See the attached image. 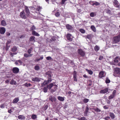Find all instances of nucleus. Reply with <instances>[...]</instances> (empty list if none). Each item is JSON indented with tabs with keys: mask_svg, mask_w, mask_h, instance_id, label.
<instances>
[{
	"mask_svg": "<svg viewBox=\"0 0 120 120\" xmlns=\"http://www.w3.org/2000/svg\"><path fill=\"white\" fill-rule=\"evenodd\" d=\"M120 74V68H116L113 69V75L115 77H119Z\"/></svg>",
	"mask_w": 120,
	"mask_h": 120,
	"instance_id": "f257e3e1",
	"label": "nucleus"
},
{
	"mask_svg": "<svg viewBox=\"0 0 120 120\" xmlns=\"http://www.w3.org/2000/svg\"><path fill=\"white\" fill-rule=\"evenodd\" d=\"M120 41V33L117 36L113 37L112 39V43L116 44Z\"/></svg>",
	"mask_w": 120,
	"mask_h": 120,
	"instance_id": "f03ea898",
	"label": "nucleus"
},
{
	"mask_svg": "<svg viewBox=\"0 0 120 120\" xmlns=\"http://www.w3.org/2000/svg\"><path fill=\"white\" fill-rule=\"evenodd\" d=\"M49 99L52 102H55L56 100V99L55 97L52 96H50L49 97Z\"/></svg>",
	"mask_w": 120,
	"mask_h": 120,
	"instance_id": "7ed1b4c3",
	"label": "nucleus"
},
{
	"mask_svg": "<svg viewBox=\"0 0 120 120\" xmlns=\"http://www.w3.org/2000/svg\"><path fill=\"white\" fill-rule=\"evenodd\" d=\"M78 52L79 54L82 56H84L85 55V52L81 49H79L78 50Z\"/></svg>",
	"mask_w": 120,
	"mask_h": 120,
	"instance_id": "20e7f679",
	"label": "nucleus"
},
{
	"mask_svg": "<svg viewBox=\"0 0 120 120\" xmlns=\"http://www.w3.org/2000/svg\"><path fill=\"white\" fill-rule=\"evenodd\" d=\"M6 31V29L4 27H0V33L4 34Z\"/></svg>",
	"mask_w": 120,
	"mask_h": 120,
	"instance_id": "39448f33",
	"label": "nucleus"
},
{
	"mask_svg": "<svg viewBox=\"0 0 120 120\" xmlns=\"http://www.w3.org/2000/svg\"><path fill=\"white\" fill-rule=\"evenodd\" d=\"M108 89L106 88L100 91V93H101L105 94L108 91Z\"/></svg>",
	"mask_w": 120,
	"mask_h": 120,
	"instance_id": "423d86ee",
	"label": "nucleus"
},
{
	"mask_svg": "<svg viewBox=\"0 0 120 120\" xmlns=\"http://www.w3.org/2000/svg\"><path fill=\"white\" fill-rule=\"evenodd\" d=\"M20 16L22 18L26 19L27 18L25 13L24 12V11H23L20 13Z\"/></svg>",
	"mask_w": 120,
	"mask_h": 120,
	"instance_id": "0eeeda50",
	"label": "nucleus"
},
{
	"mask_svg": "<svg viewBox=\"0 0 120 120\" xmlns=\"http://www.w3.org/2000/svg\"><path fill=\"white\" fill-rule=\"evenodd\" d=\"M56 40V39L55 37L52 36L51 37V39H49V38H47L46 39L47 41L48 42H51L53 41H55Z\"/></svg>",
	"mask_w": 120,
	"mask_h": 120,
	"instance_id": "6e6552de",
	"label": "nucleus"
},
{
	"mask_svg": "<svg viewBox=\"0 0 120 120\" xmlns=\"http://www.w3.org/2000/svg\"><path fill=\"white\" fill-rule=\"evenodd\" d=\"M105 75V74L104 73V72L101 71L99 73L98 76L99 78H102L104 77Z\"/></svg>",
	"mask_w": 120,
	"mask_h": 120,
	"instance_id": "1a4fd4ad",
	"label": "nucleus"
},
{
	"mask_svg": "<svg viewBox=\"0 0 120 120\" xmlns=\"http://www.w3.org/2000/svg\"><path fill=\"white\" fill-rule=\"evenodd\" d=\"M71 35L70 34H68L66 35V37L68 40L70 41H71L72 40V39L71 37Z\"/></svg>",
	"mask_w": 120,
	"mask_h": 120,
	"instance_id": "9d476101",
	"label": "nucleus"
},
{
	"mask_svg": "<svg viewBox=\"0 0 120 120\" xmlns=\"http://www.w3.org/2000/svg\"><path fill=\"white\" fill-rule=\"evenodd\" d=\"M25 10L26 13V15L27 16H29L30 13L29 9L28 8V7H25Z\"/></svg>",
	"mask_w": 120,
	"mask_h": 120,
	"instance_id": "9b49d317",
	"label": "nucleus"
},
{
	"mask_svg": "<svg viewBox=\"0 0 120 120\" xmlns=\"http://www.w3.org/2000/svg\"><path fill=\"white\" fill-rule=\"evenodd\" d=\"M114 6L116 7H119L120 6V4L118 3L117 0H115L113 1Z\"/></svg>",
	"mask_w": 120,
	"mask_h": 120,
	"instance_id": "f8f14e48",
	"label": "nucleus"
},
{
	"mask_svg": "<svg viewBox=\"0 0 120 120\" xmlns=\"http://www.w3.org/2000/svg\"><path fill=\"white\" fill-rule=\"evenodd\" d=\"M66 28L68 30H73V27L69 24H67L66 25Z\"/></svg>",
	"mask_w": 120,
	"mask_h": 120,
	"instance_id": "ddd939ff",
	"label": "nucleus"
},
{
	"mask_svg": "<svg viewBox=\"0 0 120 120\" xmlns=\"http://www.w3.org/2000/svg\"><path fill=\"white\" fill-rule=\"evenodd\" d=\"M41 79L37 77L34 78L32 79V80L34 82H39L40 81Z\"/></svg>",
	"mask_w": 120,
	"mask_h": 120,
	"instance_id": "4468645a",
	"label": "nucleus"
},
{
	"mask_svg": "<svg viewBox=\"0 0 120 120\" xmlns=\"http://www.w3.org/2000/svg\"><path fill=\"white\" fill-rule=\"evenodd\" d=\"M89 110V108L88 106H86V107L84 113V116H87V113Z\"/></svg>",
	"mask_w": 120,
	"mask_h": 120,
	"instance_id": "2eb2a0df",
	"label": "nucleus"
},
{
	"mask_svg": "<svg viewBox=\"0 0 120 120\" xmlns=\"http://www.w3.org/2000/svg\"><path fill=\"white\" fill-rule=\"evenodd\" d=\"M32 34L33 35L37 36H40L39 34L34 30H33L32 31Z\"/></svg>",
	"mask_w": 120,
	"mask_h": 120,
	"instance_id": "dca6fc26",
	"label": "nucleus"
},
{
	"mask_svg": "<svg viewBox=\"0 0 120 120\" xmlns=\"http://www.w3.org/2000/svg\"><path fill=\"white\" fill-rule=\"evenodd\" d=\"M53 83H52L47 86V87L49 90H50L52 87L53 86Z\"/></svg>",
	"mask_w": 120,
	"mask_h": 120,
	"instance_id": "f3484780",
	"label": "nucleus"
},
{
	"mask_svg": "<svg viewBox=\"0 0 120 120\" xmlns=\"http://www.w3.org/2000/svg\"><path fill=\"white\" fill-rule=\"evenodd\" d=\"M57 98L59 100L61 101H63L64 100V97L58 96L57 97Z\"/></svg>",
	"mask_w": 120,
	"mask_h": 120,
	"instance_id": "a211bd4d",
	"label": "nucleus"
},
{
	"mask_svg": "<svg viewBox=\"0 0 120 120\" xmlns=\"http://www.w3.org/2000/svg\"><path fill=\"white\" fill-rule=\"evenodd\" d=\"M1 25L4 26H5L7 25V23L4 20H2L1 22Z\"/></svg>",
	"mask_w": 120,
	"mask_h": 120,
	"instance_id": "6ab92c4d",
	"label": "nucleus"
},
{
	"mask_svg": "<svg viewBox=\"0 0 120 120\" xmlns=\"http://www.w3.org/2000/svg\"><path fill=\"white\" fill-rule=\"evenodd\" d=\"M18 118L19 119L23 120L25 118V117L24 116L20 115L18 116Z\"/></svg>",
	"mask_w": 120,
	"mask_h": 120,
	"instance_id": "aec40b11",
	"label": "nucleus"
},
{
	"mask_svg": "<svg viewBox=\"0 0 120 120\" xmlns=\"http://www.w3.org/2000/svg\"><path fill=\"white\" fill-rule=\"evenodd\" d=\"M54 87V89H52L51 91L52 92H54L57 89V86L56 85H53V86Z\"/></svg>",
	"mask_w": 120,
	"mask_h": 120,
	"instance_id": "412c9836",
	"label": "nucleus"
},
{
	"mask_svg": "<svg viewBox=\"0 0 120 120\" xmlns=\"http://www.w3.org/2000/svg\"><path fill=\"white\" fill-rule=\"evenodd\" d=\"M48 84L47 81L46 80H45L44 82L41 84V86L44 87L46 85Z\"/></svg>",
	"mask_w": 120,
	"mask_h": 120,
	"instance_id": "4be33fe9",
	"label": "nucleus"
},
{
	"mask_svg": "<svg viewBox=\"0 0 120 120\" xmlns=\"http://www.w3.org/2000/svg\"><path fill=\"white\" fill-rule=\"evenodd\" d=\"M109 115L112 119H113L115 117V115L112 112H110L109 113Z\"/></svg>",
	"mask_w": 120,
	"mask_h": 120,
	"instance_id": "5701e85b",
	"label": "nucleus"
},
{
	"mask_svg": "<svg viewBox=\"0 0 120 120\" xmlns=\"http://www.w3.org/2000/svg\"><path fill=\"white\" fill-rule=\"evenodd\" d=\"M35 37L34 36H31L30 37V41H35V40L34 39Z\"/></svg>",
	"mask_w": 120,
	"mask_h": 120,
	"instance_id": "b1692460",
	"label": "nucleus"
},
{
	"mask_svg": "<svg viewBox=\"0 0 120 120\" xmlns=\"http://www.w3.org/2000/svg\"><path fill=\"white\" fill-rule=\"evenodd\" d=\"M99 49V47L97 45H96L94 48V50L96 51H98Z\"/></svg>",
	"mask_w": 120,
	"mask_h": 120,
	"instance_id": "393cba45",
	"label": "nucleus"
},
{
	"mask_svg": "<svg viewBox=\"0 0 120 120\" xmlns=\"http://www.w3.org/2000/svg\"><path fill=\"white\" fill-rule=\"evenodd\" d=\"M86 70L90 75H92L93 73V71L91 70H88L87 69H86Z\"/></svg>",
	"mask_w": 120,
	"mask_h": 120,
	"instance_id": "a878e982",
	"label": "nucleus"
},
{
	"mask_svg": "<svg viewBox=\"0 0 120 120\" xmlns=\"http://www.w3.org/2000/svg\"><path fill=\"white\" fill-rule=\"evenodd\" d=\"M39 66L38 65H36L34 67V69L36 71H38L40 69Z\"/></svg>",
	"mask_w": 120,
	"mask_h": 120,
	"instance_id": "bb28decb",
	"label": "nucleus"
},
{
	"mask_svg": "<svg viewBox=\"0 0 120 120\" xmlns=\"http://www.w3.org/2000/svg\"><path fill=\"white\" fill-rule=\"evenodd\" d=\"M11 41H8L7 42L6 44L7 47L6 48V50H7L8 49H7V48H8V47L9 48L10 47V46H8V45L10 43H11Z\"/></svg>",
	"mask_w": 120,
	"mask_h": 120,
	"instance_id": "cd10ccee",
	"label": "nucleus"
},
{
	"mask_svg": "<svg viewBox=\"0 0 120 120\" xmlns=\"http://www.w3.org/2000/svg\"><path fill=\"white\" fill-rule=\"evenodd\" d=\"M100 4L99 3L97 2H95L93 3L92 5L94 6V5H95L96 6H98Z\"/></svg>",
	"mask_w": 120,
	"mask_h": 120,
	"instance_id": "c85d7f7f",
	"label": "nucleus"
},
{
	"mask_svg": "<svg viewBox=\"0 0 120 120\" xmlns=\"http://www.w3.org/2000/svg\"><path fill=\"white\" fill-rule=\"evenodd\" d=\"M89 99L86 98H85L83 100V102L85 103H86L88 102Z\"/></svg>",
	"mask_w": 120,
	"mask_h": 120,
	"instance_id": "c756f323",
	"label": "nucleus"
},
{
	"mask_svg": "<svg viewBox=\"0 0 120 120\" xmlns=\"http://www.w3.org/2000/svg\"><path fill=\"white\" fill-rule=\"evenodd\" d=\"M91 28L94 32L96 31V29L95 27L94 26H91L90 27Z\"/></svg>",
	"mask_w": 120,
	"mask_h": 120,
	"instance_id": "7c9ffc66",
	"label": "nucleus"
},
{
	"mask_svg": "<svg viewBox=\"0 0 120 120\" xmlns=\"http://www.w3.org/2000/svg\"><path fill=\"white\" fill-rule=\"evenodd\" d=\"M118 58L119 57L118 56L116 57L114 60V62L116 63H118Z\"/></svg>",
	"mask_w": 120,
	"mask_h": 120,
	"instance_id": "2f4dec72",
	"label": "nucleus"
},
{
	"mask_svg": "<svg viewBox=\"0 0 120 120\" xmlns=\"http://www.w3.org/2000/svg\"><path fill=\"white\" fill-rule=\"evenodd\" d=\"M48 89L47 86L46 87H44L43 89L44 92L45 93L48 90Z\"/></svg>",
	"mask_w": 120,
	"mask_h": 120,
	"instance_id": "473e14b6",
	"label": "nucleus"
},
{
	"mask_svg": "<svg viewBox=\"0 0 120 120\" xmlns=\"http://www.w3.org/2000/svg\"><path fill=\"white\" fill-rule=\"evenodd\" d=\"M33 50L32 48H31L30 49H28L27 51V52L28 53L30 54V53Z\"/></svg>",
	"mask_w": 120,
	"mask_h": 120,
	"instance_id": "72a5a7b5",
	"label": "nucleus"
},
{
	"mask_svg": "<svg viewBox=\"0 0 120 120\" xmlns=\"http://www.w3.org/2000/svg\"><path fill=\"white\" fill-rule=\"evenodd\" d=\"M105 82L106 83H108L110 82V80L108 78H107L106 79Z\"/></svg>",
	"mask_w": 120,
	"mask_h": 120,
	"instance_id": "f704fd0d",
	"label": "nucleus"
},
{
	"mask_svg": "<svg viewBox=\"0 0 120 120\" xmlns=\"http://www.w3.org/2000/svg\"><path fill=\"white\" fill-rule=\"evenodd\" d=\"M42 8L41 7L39 6H38L37 7V8L36 9L38 11H40V10Z\"/></svg>",
	"mask_w": 120,
	"mask_h": 120,
	"instance_id": "c9c22d12",
	"label": "nucleus"
},
{
	"mask_svg": "<svg viewBox=\"0 0 120 120\" xmlns=\"http://www.w3.org/2000/svg\"><path fill=\"white\" fill-rule=\"evenodd\" d=\"M93 109L96 112H100L101 111V110L99 109L98 108H94Z\"/></svg>",
	"mask_w": 120,
	"mask_h": 120,
	"instance_id": "e433bc0d",
	"label": "nucleus"
},
{
	"mask_svg": "<svg viewBox=\"0 0 120 120\" xmlns=\"http://www.w3.org/2000/svg\"><path fill=\"white\" fill-rule=\"evenodd\" d=\"M115 96L112 95H111L109 97L108 99L109 100H111Z\"/></svg>",
	"mask_w": 120,
	"mask_h": 120,
	"instance_id": "4c0bfd02",
	"label": "nucleus"
},
{
	"mask_svg": "<svg viewBox=\"0 0 120 120\" xmlns=\"http://www.w3.org/2000/svg\"><path fill=\"white\" fill-rule=\"evenodd\" d=\"M82 33H84L85 32V31L82 29H81L79 30Z\"/></svg>",
	"mask_w": 120,
	"mask_h": 120,
	"instance_id": "58836bf2",
	"label": "nucleus"
},
{
	"mask_svg": "<svg viewBox=\"0 0 120 120\" xmlns=\"http://www.w3.org/2000/svg\"><path fill=\"white\" fill-rule=\"evenodd\" d=\"M90 15L91 17H93L96 15L94 12H91L90 14Z\"/></svg>",
	"mask_w": 120,
	"mask_h": 120,
	"instance_id": "ea45409f",
	"label": "nucleus"
},
{
	"mask_svg": "<svg viewBox=\"0 0 120 120\" xmlns=\"http://www.w3.org/2000/svg\"><path fill=\"white\" fill-rule=\"evenodd\" d=\"M37 118V116L36 115L34 114L32 115L31 116V118L33 119H34Z\"/></svg>",
	"mask_w": 120,
	"mask_h": 120,
	"instance_id": "a19ab883",
	"label": "nucleus"
},
{
	"mask_svg": "<svg viewBox=\"0 0 120 120\" xmlns=\"http://www.w3.org/2000/svg\"><path fill=\"white\" fill-rule=\"evenodd\" d=\"M48 83V84L51 82L52 81V80L51 78H48V79L47 80H46Z\"/></svg>",
	"mask_w": 120,
	"mask_h": 120,
	"instance_id": "79ce46f5",
	"label": "nucleus"
},
{
	"mask_svg": "<svg viewBox=\"0 0 120 120\" xmlns=\"http://www.w3.org/2000/svg\"><path fill=\"white\" fill-rule=\"evenodd\" d=\"M24 85L25 86L28 87L31 86L32 85L30 83L28 84L26 83Z\"/></svg>",
	"mask_w": 120,
	"mask_h": 120,
	"instance_id": "37998d69",
	"label": "nucleus"
},
{
	"mask_svg": "<svg viewBox=\"0 0 120 120\" xmlns=\"http://www.w3.org/2000/svg\"><path fill=\"white\" fill-rule=\"evenodd\" d=\"M55 15L56 16V17H58L60 15V13L59 12H57L55 14Z\"/></svg>",
	"mask_w": 120,
	"mask_h": 120,
	"instance_id": "c03bdc74",
	"label": "nucleus"
},
{
	"mask_svg": "<svg viewBox=\"0 0 120 120\" xmlns=\"http://www.w3.org/2000/svg\"><path fill=\"white\" fill-rule=\"evenodd\" d=\"M35 27L34 25H33L31 28L30 30L32 31L33 30H35Z\"/></svg>",
	"mask_w": 120,
	"mask_h": 120,
	"instance_id": "a18cd8bd",
	"label": "nucleus"
},
{
	"mask_svg": "<svg viewBox=\"0 0 120 120\" xmlns=\"http://www.w3.org/2000/svg\"><path fill=\"white\" fill-rule=\"evenodd\" d=\"M86 38L88 39H90L92 38V35L90 34L86 36Z\"/></svg>",
	"mask_w": 120,
	"mask_h": 120,
	"instance_id": "49530a36",
	"label": "nucleus"
},
{
	"mask_svg": "<svg viewBox=\"0 0 120 120\" xmlns=\"http://www.w3.org/2000/svg\"><path fill=\"white\" fill-rule=\"evenodd\" d=\"M19 71V69L18 68L15 67V74L18 73Z\"/></svg>",
	"mask_w": 120,
	"mask_h": 120,
	"instance_id": "de8ad7c7",
	"label": "nucleus"
},
{
	"mask_svg": "<svg viewBox=\"0 0 120 120\" xmlns=\"http://www.w3.org/2000/svg\"><path fill=\"white\" fill-rule=\"evenodd\" d=\"M5 107V105L4 104H1L0 106V107L1 108H4Z\"/></svg>",
	"mask_w": 120,
	"mask_h": 120,
	"instance_id": "09e8293b",
	"label": "nucleus"
},
{
	"mask_svg": "<svg viewBox=\"0 0 120 120\" xmlns=\"http://www.w3.org/2000/svg\"><path fill=\"white\" fill-rule=\"evenodd\" d=\"M46 59L47 60H50L52 59V58L50 56H48L46 57Z\"/></svg>",
	"mask_w": 120,
	"mask_h": 120,
	"instance_id": "8fccbe9b",
	"label": "nucleus"
},
{
	"mask_svg": "<svg viewBox=\"0 0 120 120\" xmlns=\"http://www.w3.org/2000/svg\"><path fill=\"white\" fill-rule=\"evenodd\" d=\"M116 93V90H114L113 91L112 93V95L115 96Z\"/></svg>",
	"mask_w": 120,
	"mask_h": 120,
	"instance_id": "3c124183",
	"label": "nucleus"
},
{
	"mask_svg": "<svg viewBox=\"0 0 120 120\" xmlns=\"http://www.w3.org/2000/svg\"><path fill=\"white\" fill-rule=\"evenodd\" d=\"M76 77V72L75 71L73 74V78Z\"/></svg>",
	"mask_w": 120,
	"mask_h": 120,
	"instance_id": "603ef678",
	"label": "nucleus"
},
{
	"mask_svg": "<svg viewBox=\"0 0 120 120\" xmlns=\"http://www.w3.org/2000/svg\"><path fill=\"white\" fill-rule=\"evenodd\" d=\"M66 0H62V1H61V4H64L65 2L66 1Z\"/></svg>",
	"mask_w": 120,
	"mask_h": 120,
	"instance_id": "864d4df0",
	"label": "nucleus"
},
{
	"mask_svg": "<svg viewBox=\"0 0 120 120\" xmlns=\"http://www.w3.org/2000/svg\"><path fill=\"white\" fill-rule=\"evenodd\" d=\"M110 118L109 116H107L105 118V120H109V119H110Z\"/></svg>",
	"mask_w": 120,
	"mask_h": 120,
	"instance_id": "5fc2aeb1",
	"label": "nucleus"
},
{
	"mask_svg": "<svg viewBox=\"0 0 120 120\" xmlns=\"http://www.w3.org/2000/svg\"><path fill=\"white\" fill-rule=\"evenodd\" d=\"M103 58V57L102 56H100L99 58V60H102Z\"/></svg>",
	"mask_w": 120,
	"mask_h": 120,
	"instance_id": "6e6d98bb",
	"label": "nucleus"
},
{
	"mask_svg": "<svg viewBox=\"0 0 120 120\" xmlns=\"http://www.w3.org/2000/svg\"><path fill=\"white\" fill-rule=\"evenodd\" d=\"M24 56L26 58L29 57V54L26 53H25L24 54Z\"/></svg>",
	"mask_w": 120,
	"mask_h": 120,
	"instance_id": "4d7b16f0",
	"label": "nucleus"
},
{
	"mask_svg": "<svg viewBox=\"0 0 120 120\" xmlns=\"http://www.w3.org/2000/svg\"><path fill=\"white\" fill-rule=\"evenodd\" d=\"M103 108L105 109H107L109 108V107L106 105L104 106Z\"/></svg>",
	"mask_w": 120,
	"mask_h": 120,
	"instance_id": "13d9d810",
	"label": "nucleus"
},
{
	"mask_svg": "<svg viewBox=\"0 0 120 120\" xmlns=\"http://www.w3.org/2000/svg\"><path fill=\"white\" fill-rule=\"evenodd\" d=\"M11 51H12L14 52L15 51V47H13L12 49L11 50Z\"/></svg>",
	"mask_w": 120,
	"mask_h": 120,
	"instance_id": "bf43d9fd",
	"label": "nucleus"
},
{
	"mask_svg": "<svg viewBox=\"0 0 120 120\" xmlns=\"http://www.w3.org/2000/svg\"><path fill=\"white\" fill-rule=\"evenodd\" d=\"M19 100V99L18 98H15V103H17Z\"/></svg>",
	"mask_w": 120,
	"mask_h": 120,
	"instance_id": "052dcab7",
	"label": "nucleus"
},
{
	"mask_svg": "<svg viewBox=\"0 0 120 120\" xmlns=\"http://www.w3.org/2000/svg\"><path fill=\"white\" fill-rule=\"evenodd\" d=\"M13 83L14 84H15V83L14 82L13 80H12L11 81L10 84H13Z\"/></svg>",
	"mask_w": 120,
	"mask_h": 120,
	"instance_id": "680f3d73",
	"label": "nucleus"
},
{
	"mask_svg": "<svg viewBox=\"0 0 120 120\" xmlns=\"http://www.w3.org/2000/svg\"><path fill=\"white\" fill-rule=\"evenodd\" d=\"M6 35L7 36H8L10 35V34L9 32H7L6 33Z\"/></svg>",
	"mask_w": 120,
	"mask_h": 120,
	"instance_id": "e2e57ef3",
	"label": "nucleus"
},
{
	"mask_svg": "<svg viewBox=\"0 0 120 120\" xmlns=\"http://www.w3.org/2000/svg\"><path fill=\"white\" fill-rule=\"evenodd\" d=\"M12 110L11 109H10L8 110V112L10 113H11L12 112Z\"/></svg>",
	"mask_w": 120,
	"mask_h": 120,
	"instance_id": "0e129e2a",
	"label": "nucleus"
},
{
	"mask_svg": "<svg viewBox=\"0 0 120 120\" xmlns=\"http://www.w3.org/2000/svg\"><path fill=\"white\" fill-rule=\"evenodd\" d=\"M110 102V101L109 100H107V104H109Z\"/></svg>",
	"mask_w": 120,
	"mask_h": 120,
	"instance_id": "69168bd1",
	"label": "nucleus"
},
{
	"mask_svg": "<svg viewBox=\"0 0 120 120\" xmlns=\"http://www.w3.org/2000/svg\"><path fill=\"white\" fill-rule=\"evenodd\" d=\"M74 81H77V79L76 78V77H74Z\"/></svg>",
	"mask_w": 120,
	"mask_h": 120,
	"instance_id": "338daca9",
	"label": "nucleus"
},
{
	"mask_svg": "<svg viewBox=\"0 0 120 120\" xmlns=\"http://www.w3.org/2000/svg\"><path fill=\"white\" fill-rule=\"evenodd\" d=\"M13 72L14 73H15V67H14L13 68Z\"/></svg>",
	"mask_w": 120,
	"mask_h": 120,
	"instance_id": "774afa93",
	"label": "nucleus"
}]
</instances>
